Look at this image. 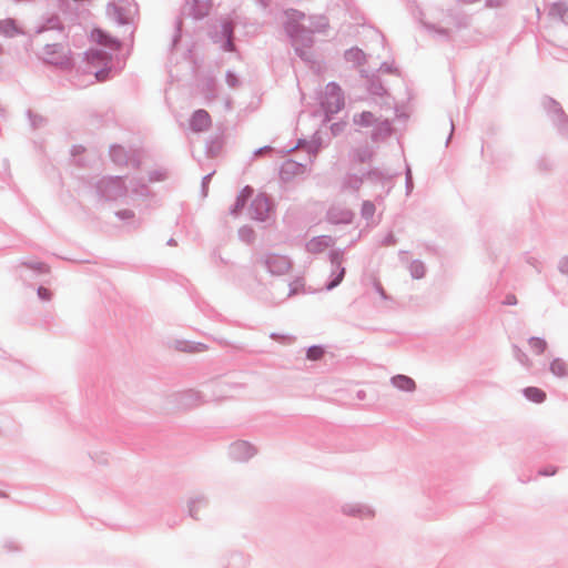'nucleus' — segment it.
<instances>
[{
	"label": "nucleus",
	"mask_w": 568,
	"mask_h": 568,
	"mask_svg": "<svg viewBox=\"0 0 568 568\" xmlns=\"http://www.w3.org/2000/svg\"><path fill=\"white\" fill-rule=\"evenodd\" d=\"M507 304H516V298L515 296H511V297H508L507 301H506Z\"/></svg>",
	"instance_id": "obj_20"
},
{
	"label": "nucleus",
	"mask_w": 568,
	"mask_h": 568,
	"mask_svg": "<svg viewBox=\"0 0 568 568\" xmlns=\"http://www.w3.org/2000/svg\"><path fill=\"white\" fill-rule=\"evenodd\" d=\"M374 211H375V207L372 203H369V202L364 203V205H363L364 214H366L367 216H371V215H373Z\"/></svg>",
	"instance_id": "obj_18"
},
{
	"label": "nucleus",
	"mask_w": 568,
	"mask_h": 568,
	"mask_svg": "<svg viewBox=\"0 0 568 568\" xmlns=\"http://www.w3.org/2000/svg\"><path fill=\"white\" fill-rule=\"evenodd\" d=\"M85 59L88 61V64H90L92 68H97L99 65L103 67V69L97 71L94 74L98 81H105L109 75V69L106 68V65L110 62V57L105 52L90 50L87 52Z\"/></svg>",
	"instance_id": "obj_2"
},
{
	"label": "nucleus",
	"mask_w": 568,
	"mask_h": 568,
	"mask_svg": "<svg viewBox=\"0 0 568 568\" xmlns=\"http://www.w3.org/2000/svg\"><path fill=\"white\" fill-rule=\"evenodd\" d=\"M529 345L535 354H542L547 348L546 341H544L539 337H531L529 339Z\"/></svg>",
	"instance_id": "obj_12"
},
{
	"label": "nucleus",
	"mask_w": 568,
	"mask_h": 568,
	"mask_svg": "<svg viewBox=\"0 0 568 568\" xmlns=\"http://www.w3.org/2000/svg\"><path fill=\"white\" fill-rule=\"evenodd\" d=\"M212 7L211 0H194L193 1V16L196 19L207 16Z\"/></svg>",
	"instance_id": "obj_8"
},
{
	"label": "nucleus",
	"mask_w": 568,
	"mask_h": 568,
	"mask_svg": "<svg viewBox=\"0 0 568 568\" xmlns=\"http://www.w3.org/2000/svg\"><path fill=\"white\" fill-rule=\"evenodd\" d=\"M43 59L54 65L69 68L72 65V53L70 48L62 44H49L43 50Z\"/></svg>",
	"instance_id": "obj_1"
},
{
	"label": "nucleus",
	"mask_w": 568,
	"mask_h": 568,
	"mask_svg": "<svg viewBox=\"0 0 568 568\" xmlns=\"http://www.w3.org/2000/svg\"><path fill=\"white\" fill-rule=\"evenodd\" d=\"M550 371L554 375H556L558 377H564L567 375L568 367H567V364L562 359L555 358L550 363Z\"/></svg>",
	"instance_id": "obj_10"
},
{
	"label": "nucleus",
	"mask_w": 568,
	"mask_h": 568,
	"mask_svg": "<svg viewBox=\"0 0 568 568\" xmlns=\"http://www.w3.org/2000/svg\"><path fill=\"white\" fill-rule=\"evenodd\" d=\"M344 274H345V270H344V268H342V270L339 271L338 275L336 276V278H335V280H333V281L327 285V290H332V288H334L335 286H337V285L342 282V280H343V277H344Z\"/></svg>",
	"instance_id": "obj_15"
},
{
	"label": "nucleus",
	"mask_w": 568,
	"mask_h": 568,
	"mask_svg": "<svg viewBox=\"0 0 568 568\" xmlns=\"http://www.w3.org/2000/svg\"><path fill=\"white\" fill-rule=\"evenodd\" d=\"M524 393L529 400L535 403H542L546 399V393L537 387H527Z\"/></svg>",
	"instance_id": "obj_9"
},
{
	"label": "nucleus",
	"mask_w": 568,
	"mask_h": 568,
	"mask_svg": "<svg viewBox=\"0 0 568 568\" xmlns=\"http://www.w3.org/2000/svg\"><path fill=\"white\" fill-rule=\"evenodd\" d=\"M253 194V189L250 187V186H245L240 195L237 196L236 199V203H235V206L233 209V212L234 213H237L245 204V202L247 201V199H250Z\"/></svg>",
	"instance_id": "obj_11"
},
{
	"label": "nucleus",
	"mask_w": 568,
	"mask_h": 568,
	"mask_svg": "<svg viewBox=\"0 0 568 568\" xmlns=\"http://www.w3.org/2000/svg\"><path fill=\"white\" fill-rule=\"evenodd\" d=\"M211 118L204 110H199L193 114L191 125L195 131H203L210 126Z\"/></svg>",
	"instance_id": "obj_5"
},
{
	"label": "nucleus",
	"mask_w": 568,
	"mask_h": 568,
	"mask_svg": "<svg viewBox=\"0 0 568 568\" xmlns=\"http://www.w3.org/2000/svg\"><path fill=\"white\" fill-rule=\"evenodd\" d=\"M523 357H524V358H520V359H521L526 365H528V363H527L528 361H527L526 354H523Z\"/></svg>",
	"instance_id": "obj_21"
},
{
	"label": "nucleus",
	"mask_w": 568,
	"mask_h": 568,
	"mask_svg": "<svg viewBox=\"0 0 568 568\" xmlns=\"http://www.w3.org/2000/svg\"><path fill=\"white\" fill-rule=\"evenodd\" d=\"M322 243H324V245L327 246L329 244V240L328 239H323V240L322 239H313L307 244V247L311 252H316V251H320Z\"/></svg>",
	"instance_id": "obj_13"
},
{
	"label": "nucleus",
	"mask_w": 568,
	"mask_h": 568,
	"mask_svg": "<svg viewBox=\"0 0 568 568\" xmlns=\"http://www.w3.org/2000/svg\"><path fill=\"white\" fill-rule=\"evenodd\" d=\"M90 37H91L92 42H94L97 44H100V45H103V47H106L110 49H114V48L119 47L116 40L114 38H112L110 34H108L106 32H104L102 29H99V28L93 29L91 31Z\"/></svg>",
	"instance_id": "obj_4"
},
{
	"label": "nucleus",
	"mask_w": 568,
	"mask_h": 568,
	"mask_svg": "<svg viewBox=\"0 0 568 568\" xmlns=\"http://www.w3.org/2000/svg\"><path fill=\"white\" fill-rule=\"evenodd\" d=\"M250 210L253 219L260 221L265 220L271 211L270 199L265 194L256 195Z\"/></svg>",
	"instance_id": "obj_3"
},
{
	"label": "nucleus",
	"mask_w": 568,
	"mask_h": 568,
	"mask_svg": "<svg viewBox=\"0 0 568 568\" xmlns=\"http://www.w3.org/2000/svg\"><path fill=\"white\" fill-rule=\"evenodd\" d=\"M392 383L395 387L405 392H413L416 387L415 382L405 375H397L392 378Z\"/></svg>",
	"instance_id": "obj_7"
},
{
	"label": "nucleus",
	"mask_w": 568,
	"mask_h": 568,
	"mask_svg": "<svg viewBox=\"0 0 568 568\" xmlns=\"http://www.w3.org/2000/svg\"><path fill=\"white\" fill-rule=\"evenodd\" d=\"M267 263L271 272L275 274H283L291 267L290 261L284 256H273Z\"/></svg>",
	"instance_id": "obj_6"
},
{
	"label": "nucleus",
	"mask_w": 568,
	"mask_h": 568,
	"mask_svg": "<svg viewBox=\"0 0 568 568\" xmlns=\"http://www.w3.org/2000/svg\"><path fill=\"white\" fill-rule=\"evenodd\" d=\"M38 295L40 298L48 301L51 298V292L45 287H39Z\"/></svg>",
	"instance_id": "obj_17"
},
{
	"label": "nucleus",
	"mask_w": 568,
	"mask_h": 568,
	"mask_svg": "<svg viewBox=\"0 0 568 568\" xmlns=\"http://www.w3.org/2000/svg\"><path fill=\"white\" fill-rule=\"evenodd\" d=\"M323 349L320 346H313L307 351V358L312 361L320 359L323 356Z\"/></svg>",
	"instance_id": "obj_14"
},
{
	"label": "nucleus",
	"mask_w": 568,
	"mask_h": 568,
	"mask_svg": "<svg viewBox=\"0 0 568 568\" xmlns=\"http://www.w3.org/2000/svg\"><path fill=\"white\" fill-rule=\"evenodd\" d=\"M331 90H332V93L336 97V105H335V109H329L331 111H337L342 103H341V94H339V89L332 85L331 87Z\"/></svg>",
	"instance_id": "obj_16"
},
{
	"label": "nucleus",
	"mask_w": 568,
	"mask_h": 568,
	"mask_svg": "<svg viewBox=\"0 0 568 568\" xmlns=\"http://www.w3.org/2000/svg\"><path fill=\"white\" fill-rule=\"evenodd\" d=\"M29 266H30V267L38 268V270L43 271V272H48V267H47L44 264H42V263H40V264H39V265H37V266H34V265H29Z\"/></svg>",
	"instance_id": "obj_19"
}]
</instances>
